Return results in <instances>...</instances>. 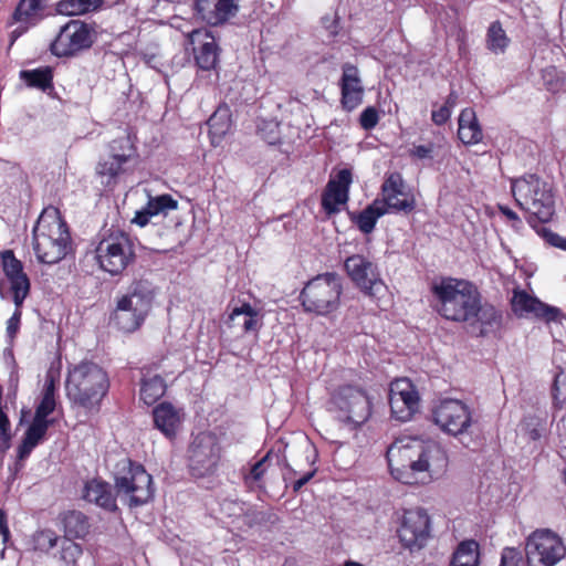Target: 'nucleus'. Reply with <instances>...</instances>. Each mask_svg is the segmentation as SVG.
Returning <instances> with one entry per match:
<instances>
[{
	"instance_id": "1",
	"label": "nucleus",
	"mask_w": 566,
	"mask_h": 566,
	"mask_svg": "<svg viewBox=\"0 0 566 566\" xmlns=\"http://www.w3.org/2000/svg\"><path fill=\"white\" fill-rule=\"evenodd\" d=\"M386 458L392 478L407 485L438 479L449 465V457L440 443L419 437L396 439L388 447Z\"/></svg>"
},
{
	"instance_id": "2",
	"label": "nucleus",
	"mask_w": 566,
	"mask_h": 566,
	"mask_svg": "<svg viewBox=\"0 0 566 566\" xmlns=\"http://www.w3.org/2000/svg\"><path fill=\"white\" fill-rule=\"evenodd\" d=\"M109 387L107 371L93 360L83 359L69 368L65 381L66 395L77 407L85 410L98 409Z\"/></svg>"
},
{
	"instance_id": "3",
	"label": "nucleus",
	"mask_w": 566,
	"mask_h": 566,
	"mask_svg": "<svg viewBox=\"0 0 566 566\" xmlns=\"http://www.w3.org/2000/svg\"><path fill=\"white\" fill-rule=\"evenodd\" d=\"M71 245L67 223L55 207L44 208L33 228V251L40 263L55 264Z\"/></svg>"
},
{
	"instance_id": "4",
	"label": "nucleus",
	"mask_w": 566,
	"mask_h": 566,
	"mask_svg": "<svg viewBox=\"0 0 566 566\" xmlns=\"http://www.w3.org/2000/svg\"><path fill=\"white\" fill-rule=\"evenodd\" d=\"M462 328L472 336L495 335L503 325V313L492 303L483 300L478 287L462 281Z\"/></svg>"
},
{
	"instance_id": "5",
	"label": "nucleus",
	"mask_w": 566,
	"mask_h": 566,
	"mask_svg": "<svg viewBox=\"0 0 566 566\" xmlns=\"http://www.w3.org/2000/svg\"><path fill=\"white\" fill-rule=\"evenodd\" d=\"M512 193L517 205L528 214L530 223H546L555 213L553 187L541 177L530 174L514 179Z\"/></svg>"
},
{
	"instance_id": "6",
	"label": "nucleus",
	"mask_w": 566,
	"mask_h": 566,
	"mask_svg": "<svg viewBox=\"0 0 566 566\" xmlns=\"http://www.w3.org/2000/svg\"><path fill=\"white\" fill-rule=\"evenodd\" d=\"M327 403V409L335 419L350 430L359 429L373 415L371 398L366 389L358 385L337 386L331 392Z\"/></svg>"
},
{
	"instance_id": "7",
	"label": "nucleus",
	"mask_w": 566,
	"mask_h": 566,
	"mask_svg": "<svg viewBox=\"0 0 566 566\" xmlns=\"http://www.w3.org/2000/svg\"><path fill=\"white\" fill-rule=\"evenodd\" d=\"M94 254L98 268L112 276L122 275L136 260L133 239L114 227L98 234Z\"/></svg>"
},
{
	"instance_id": "8",
	"label": "nucleus",
	"mask_w": 566,
	"mask_h": 566,
	"mask_svg": "<svg viewBox=\"0 0 566 566\" xmlns=\"http://www.w3.org/2000/svg\"><path fill=\"white\" fill-rule=\"evenodd\" d=\"M343 292L342 277L335 272H325L305 283L298 300L304 312L327 316L339 308Z\"/></svg>"
},
{
	"instance_id": "9",
	"label": "nucleus",
	"mask_w": 566,
	"mask_h": 566,
	"mask_svg": "<svg viewBox=\"0 0 566 566\" xmlns=\"http://www.w3.org/2000/svg\"><path fill=\"white\" fill-rule=\"evenodd\" d=\"M344 271L365 296L385 310L384 305L389 302V291L377 263L364 254H352L344 261Z\"/></svg>"
},
{
	"instance_id": "10",
	"label": "nucleus",
	"mask_w": 566,
	"mask_h": 566,
	"mask_svg": "<svg viewBox=\"0 0 566 566\" xmlns=\"http://www.w3.org/2000/svg\"><path fill=\"white\" fill-rule=\"evenodd\" d=\"M222 453V444L214 432H199L187 450L189 474L196 479L216 475L221 465Z\"/></svg>"
},
{
	"instance_id": "11",
	"label": "nucleus",
	"mask_w": 566,
	"mask_h": 566,
	"mask_svg": "<svg viewBox=\"0 0 566 566\" xmlns=\"http://www.w3.org/2000/svg\"><path fill=\"white\" fill-rule=\"evenodd\" d=\"M117 469L115 486L119 494L128 496L130 507L140 506L153 497V479L144 465L130 459H124L118 462Z\"/></svg>"
},
{
	"instance_id": "12",
	"label": "nucleus",
	"mask_w": 566,
	"mask_h": 566,
	"mask_svg": "<svg viewBox=\"0 0 566 566\" xmlns=\"http://www.w3.org/2000/svg\"><path fill=\"white\" fill-rule=\"evenodd\" d=\"M526 559L528 566H554L566 554V548L555 533L535 531L526 541Z\"/></svg>"
},
{
	"instance_id": "13",
	"label": "nucleus",
	"mask_w": 566,
	"mask_h": 566,
	"mask_svg": "<svg viewBox=\"0 0 566 566\" xmlns=\"http://www.w3.org/2000/svg\"><path fill=\"white\" fill-rule=\"evenodd\" d=\"M388 401L391 417L400 422L410 421L420 409V395L407 377L396 378L389 385Z\"/></svg>"
},
{
	"instance_id": "14",
	"label": "nucleus",
	"mask_w": 566,
	"mask_h": 566,
	"mask_svg": "<svg viewBox=\"0 0 566 566\" xmlns=\"http://www.w3.org/2000/svg\"><path fill=\"white\" fill-rule=\"evenodd\" d=\"M431 536L430 517L426 510L417 507L406 510L398 528L401 545L410 552L422 549Z\"/></svg>"
},
{
	"instance_id": "15",
	"label": "nucleus",
	"mask_w": 566,
	"mask_h": 566,
	"mask_svg": "<svg viewBox=\"0 0 566 566\" xmlns=\"http://www.w3.org/2000/svg\"><path fill=\"white\" fill-rule=\"evenodd\" d=\"M510 304L512 312L517 317H534L551 323L558 321L562 315L558 307L543 303L520 287L513 290Z\"/></svg>"
},
{
	"instance_id": "16",
	"label": "nucleus",
	"mask_w": 566,
	"mask_h": 566,
	"mask_svg": "<svg viewBox=\"0 0 566 566\" xmlns=\"http://www.w3.org/2000/svg\"><path fill=\"white\" fill-rule=\"evenodd\" d=\"M352 182L353 174L348 168L340 169L328 180L321 197L322 209L328 217L340 212V206L347 203Z\"/></svg>"
},
{
	"instance_id": "17",
	"label": "nucleus",
	"mask_w": 566,
	"mask_h": 566,
	"mask_svg": "<svg viewBox=\"0 0 566 566\" xmlns=\"http://www.w3.org/2000/svg\"><path fill=\"white\" fill-rule=\"evenodd\" d=\"M149 313L150 311L144 308L142 305H137V303L130 301L128 296L122 295L117 298L116 306L109 319L118 331L132 334L143 326Z\"/></svg>"
},
{
	"instance_id": "18",
	"label": "nucleus",
	"mask_w": 566,
	"mask_h": 566,
	"mask_svg": "<svg viewBox=\"0 0 566 566\" xmlns=\"http://www.w3.org/2000/svg\"><path fill=\"white\" fill-rule=\"evenodd\" d=\"M342 71L339 102L343 111L352 113L363 103L365 88L356 65L345 63L342 66Z\"/></svg>"
},
{
	"instance_id": "19",
	"label": "nucleus",
	"mask_w": 566,
	"mask_h": 566,
	"mask_svg": "<svg viewBox=\"0 0 566 566\" xmlns=\"http://www.w3.org/2000/svg\"><path fill=\"white\" fill-rule=\"evenodd\" d=\"M459 285L458 279L442 277L440 282H434L431 286V291L438 300L437 311L447 319H460V308L457 303V295L460 293Z\"/></svg>"
},
{
	"instance_id": "20",
	"label": "nucleus",
	"mask_w": 566,
	"mask_h": 566,
	"mask_svg": "<svg viewBox=\"0 0 566 566\" xmlns=\"http://www.w3.org/2000/svg\"><path fill=\"white\" fill-rule=\"evenodd\" d=\"M45 0H20L8 22L9 25L19 24L11 35H22L30 27L35 25L45 8Z\"/></svg>"
},
{
	"instance_id": "21",
	"label": "nucleus",
	"mask_w": 566,
	"mask_h": 566,
	"mask_svg": "<svg viewBox=\"0 0 566 566\" xmlns=\"http://www.w3.org/2000/svg\"><path fill=\"white\" fill-rule=\"evenodd\" d=\"M196 9L208 24L220 25L234 17L239 7L234 0H197Z\"/></svg>"
},
{
	"instance_id": "22",
	"label": "nucleus",
	"mask_w": 566,
	"mask_h": 566,
	"mask_svg": "<svg viewBox=\"0 0 566 566\" xmlns=\"http://www.w3.org/2000/svg\"><path fill=\"white\" fill-rule=\"evenodd\" d=\"M434 423L449 436L460 434V400L446 398L432 411Z\"/></svg>"
},
{
	"instance_id": "23",
	"label": "nucleus",
	"mask_w": 566,
	"mask_h": 566,
	"mask_svg": "<svg viewBox=\"0 0 566 566\" xmlns=\"http://www.w3.org/2000/svg\"><path fill=\"white\" fill-rule=\"evenodd\" d=\"M229 327L240 326L244 334H259L263 325V315L260 310L253 307L249 302L234 306L228 317Z\"/></svg>"
},
{
	"instance_id": "24",
	"label": "nucleus",
	"mask_w": 566,
	"mask_h": 566,
	"mask_svg": "<svg viewBox=\"0 0 566 566\" xmlns=\"http://www.w3.org/2000/svg\"><path fill=\"white\" fill-rule=\"evenodd\" d=\"M83 497L106 511L115 512L117 510L112 485L103 480L92 479L87 481L84 486Z\"/></svg>"
},
{
	"instance_id": "25",
	"label": "nucleus",
	"mask_w": 566,
	"mask_h": 566,
	"mask_svg": "<svg viewBox=\"0 0 566 566\" xmlns=\"http://www.w3.org/2000/svg\"><path fill=\"white\" fill-rule=\"evenodd\" d=\"M129 171H133L132 165L112 155L101 157L95 166V174L105 187H115L119 178Z\"/></svg>"
},
{
	"instance_id": "26",
	"label": "nucleus",
	"mask_w": 566,
	"mask_h": 566,
	"mask_svg": "<svg viewBox=\"0 0 566 566\" xmlns=\"http://www.w3.org/2000/svg\"><path fill=\"white\" fill-rule=\"evenodd\" d=\"M153 419L155 428L158 429L166 438L175 439L181 422L179 411L172 403L164 401L153 409Z\"/></svg>"
},
{
	"instance_id": "27",
	"label": "nucleus",
	"mask_w": 566,
	"mask_h": 566,
	"mask_svg": "<svg viewBox=\"0 0 566 566\" xmlns=\"http://www.w3.org/2000/svg\"><path fill=\"white\" fill-rule=\"evenodd\" d=\"M388 213V208L376 199L360 212H349L350 221L356 224L360 232L369 234L374 231L379 218Z\"/></svg>"
},
{
	"instance_id": "28",
	"label": "nucleus",
	"mask_w": 566,
	"mask_h": 566,
	"mask_svg": "<svg viewBox=\"0 0 566 566\" xmlns=\"http://www.w3.org/2000/svg\"><path fill=\"white\" fill-rule=\"evenodd\" d=\"M53 424V420H42L33 417L32 422L28 427L21 444L18 448V458L25 459L32 450L45 438L49 427Z\"/></svg>"
},
{
	"instance_id": "29",
	"label": "nucleus",
	"mask_w": 566,
	"mask_h": 566,
	"mask_svg": "<svg viewBox=\"0 0 566 566\" xmlns=\"http://www.w3.org/2000/svg\"><path fill=\"white\" fill-rule=\"evenodd\" d=\"M123 296H128V298L136 302L137 305H142L144 308L151 311L156 296V286L148 277L140 275L133 279L127 293Z\"/></svg>"
},
{
	"instance_id": "30",
	"label": "nucleus",
	"mask_w": 566,
	"mask_h": 566,
	"mask_svg": "<svg viewBox=\"0 0 566 566\" xmlns=\"http://www.w3.org/2000/svg\"><path fill=\"white\" fill-rule=\"evenodd\" d=\"M93 38H54L50 51L57 57H71L92 48Z\"/></svg>"
},
{
	"instance_id": "31",
	"label": "nucleus",
	"mask_w": 566,
	"mask_h": 566,
	"mask_svg": "<svg viewBox=\"0 0 566 566\" xmlns=\"http://www.w3.org/2000/svg\"><path fill=\"white\" fill-rule=\"evenodd\" d=\"M207 125L209 127V137L213 146L220 144L231 127V113L227 104L219 105L209 117Z\"/></svg>"
},
{
	"instance_id": "32",
	"label": "nucleus",
	"mask_w": 566,
	"mask_h": 566,
	"mask_svg": "<svg viewBox=\"0 0 566 566\" xmlns=\"http://www.w3.org/2000/svg\"><path fill=\"white\" fill-rule=\"evenodd\" d=\"M272 451H268L260 460L251 465L248 472L242 471V480L249 491H263L265 489L264 476L271 467Z\"/></svg>"
},
{
	"instance_id": "33",
	"label": "nucleus",
	"mask_w": 566,
	"mask_h": 566,
	"mask_svg": "<svg viewBox=\"0 0 566 566\" xmlns=\"http://www.w3.org/2000/svg\"><path fill=\"white\" fill-rule=\"evenodd\" d=\"M19 76L30 88H36L42 92L52 91L54 88V70L52 66L46 65L32 70H22Z\"/></svg>"
},
{
	"instance_id": "34",
	"label": "nucleus",
	"mask_w": 566,
	"mask_h": 566,
	"mask_svg": "<svg viewBox=\"0 0 566 566\" xmlns=\"http://www.w3.org/2000/svg\"><path fill=\"white\" fill-rule=\"evenodd\" d=\"M61 521L66 538H84L90 533L88 517L81 511H67L62 514Z\"/></svg>"
},
{
	"instance_id": "35",
	"label": "nucleus",
	"mask_w": 566,
	"mask_h": 566,
	"mask_svg": "<svg viewBox=\"0 0 566 566\" xmlns=\"http://www.w3.org/2000/svg\"><path fill=\"white\" fill-rule=\"evenodd\" d=\"M167 390L165 379L160 375L145 374L140 381L139 398L147 406L156 403Z\"/></svg>"
},
{
	"instance_id": "36",
	"label": "nucleus",
	"mask_w": 566,
	"mask_h": 566,
	"mask_svg": "<svg viewBox=\"0 0 566 566\" xmlns=\"http://www.w3.org/2000/svg\"><path fill=\"white\" fill-rule=\"evenodd\" d=\"M105 0H60L56 11L63 15H82L103 8Z\"/></svg>"
},
{
	"instance_id": "37",
	"label": "nucleus",
	"mask_w": 566,
	"mask_h": 566,
	"mask_svg": "<svg viewBox=\"0 0 566 566\" xmlns=\"http://www.w3.org/2000/svg\"><path fill=\"white\" fill-rule=\"evenodd\" d=\"M119 160L132 165L133 167L138 161L139 155L137 147L132 142L129 136H122L113 139L108 144V154Z\"/></svg>"
},
{
	"instance_id": "38",
	"label": "nucleus",
	"mask_w": 566,
	"mask_h": 566,
	"mask_svg": "<svg viewBox=\"0 0 566 566\" xmlns=\"http://www.w3.org/2000/svg\"><path fill=\"white\" fill-rule=\"evenodd\" d=\"M462 144H480L483 138L481 126L476 119L475 112L472 108L462 109Z\"/></svg>"
},
{
	"instance_id": "39",
	"label": "nucleus",
	"mask_w": 566,
	"mask_h": 566,
	"mask_svg": "<svg viewBox=\"0 0 566 566\" xmlns=\"http://www.w3.org/2000/svg\"><path fill=\"white\" fill-rule=\"evenodd\" d=\"M103 28L93 20L72 19L60 28L57 35H102Z\"/></svg>"
},
{
	"instance_id": "40",
	"label": "nucleus",
	"mask_w": 566,
	"mask_h": 566,
	"mask_svg": "<svg viewBox=\"0 0 566 566\" xmlns=\"http://www.w3.org/2000/svg\"><path fill=\"white\" fill-rule=\"evenodd\" d=\"M220 48L214 42H206L198 49L193 48L196 65L202 71L216 69L219 61Z\"/></svg>"
},
{
	"instance_id": "41",
	"label": "nucleus",
	"mask_w": 566,
	"mask_h": 566,
	"mask_svg": "<svg viewBox=\"0 0 566 566\" xmlns=\"http://www.w3.org/2000/svg\"><path fill=\"white\" fill-rule=\"evenodd\" d=\"M55 385L53 379L46 380L44 384L42 398L35 408L34 417L49 420L48 417L55 410Z\"/></svg>"
},
{
	"instance_id": "42",
	"label": "nucleus",
	"mask_w": 566,
	"mask_h": 566,
	"mask_svg": "<svg viewBox=\"0 0 566 566\" xmlns=\"http://www.w3.org/2000/svg\"><path fill=\"white\" fill-rule=\"evenodd\" d=\"M10 292L15 307H22L25 298L30 294L31 282L27 274L8 279Z\"/></svg>"
},
{
	"instance_id": "43",
	"label": "nucleus",
	"mask_w": 566,
	"mask_h": 566,
	"mask_svg": "<svg viewBox=\"0 0 566 566\" xmlns=\"http://www.w3.org/2000/svg\"><path fill=\"white\" fill-rule=\"evenodd\" d=\"M145 208L148 210L147 213L155 217L160 213L166 214L168 211L177 209L178 201L174 199L170 195L164 193L156 197H149Z\"/></svg>"
},
{
	"instance_id": "44",
	"label": "nucleus",
	"mask_w": 566,
	"mask_h": 566,
	"mask_svg": "<svg viewBox=\"0 0 566 566\" xmlns=\"http://www.w3.org/2000/svg\"><path fill=\"white\" fill-rule=\"evenodd\" d=\"M60 537L52 530H40L33 534L32 542L35 551L48 553L57 545Z\"/></svg>"
},
{
	"instance_id": "45",
	"label": "nucleus",
	"mask_w": 566,
	"mask_h": 566,
	"mask_svg": "<svg viewBox=\"0 0 566 566\" xmlns=\"http://www.w3.org/2000/svg\"><path fill=\"white\" fill-rule=\"evenodd\" d=\"M400 195H388L386 197H382V200L380 201L381 205H385L386 208H388V212H405L409 213L415 209V199L413 198H402L399 199Z\"/></svg>"
},
{
	"instance_id": "46",
	"label": "nucleus",
	"mask_w": 566,
	"mask_h": 566,
	"mask_svg": "<svg viewBox=\"0 0 566 566\" xmlns=\"http://www.w3.org/2000/svg\"><path fill=\"white\" fill-rule=\"evenodd\" d=\"M2 270L7 279L27 274L23 270L22 262L15 258L11 250H7L2 253Z\"/></svg>"
},
{
	"instance_id": "47",
	"label": "nucleus",
	"mask_w": 566,
	"mask_h": 566,
	"mask_svg": "<svg viewBox=\"0 0 566 566\" xmlns=\"http://www.w3.org/2000/svg\"><path fill=\"white\" fill-rule=\"evenodd\" d=\"M82 546L71 538H64L61 543V559L69 565L75 566L82 556Z\"/></svg>"
},
{
	"instance_id": "48",
	"label": "nucleus",
	"mask_w": 566,
	"mask_h": 566,
	"mask_svg": "<svg viewBox=\"0 0 566 566\" xmlns=\"http://www.w3.org/2000/svg\"><path fill=\"white\" fill-rule=\"evenodd\" d=\"M480 565V545L474 539L462 541V566Z\"/></svg>"
},
{
	"instance_id": "49",
	"label": "nucleus",
	"mask_w": 566,
	"mask_h": 566,
	"mask_svg": "<svg viewBox=\"0 0 566 566\" xmlns=\"http://www.w3.org/2000/svg\"><path fill=\"white\" fill-rule=\"evenodd\" d=\"M554 403L559 409H566V371L560 370L556 374L553 386Z\"/></svg>"
},
{
	"instance_id": "50",
	"label": "nucleus",
	"mask_w": 566,
	"mask_h": 566,
	"mask_svg": "<svg viewBox=\"0 0 566 566\" xmlns=\"http://www.w3.org/2000/svg\"><path fill=\"white\" fill-rule=\"evenodd\" d=\"M402 178L400 174L395 172L390 174L384 181L381 186V196L386 197L388 195H402Z\"/></svg>"
},
{
	"instance_id": "51",
	"label": "nucleus",
	"mask_w": 566,
	"mask_h": 566,
	"mask_svg": "<svg viewBox=\"0 0 566 566\" xmlns=\"http://www.w3.org/2000/svg\"><path fill=\"white\" fill-rule=\"evenodd\" d=\"M379 112L375 106L366 107L359 115L358 122L363 129L371 130L379 123Z\"/></svg>"
},
{
	"instance_id": "52",
	"label": "nucleus",
	"mask_w": 566,
	"mask_h": 566,
	"mask_svg": "<svg viewBox=\"0 0 566 566\" xmlns=\"http://www.w3.org/2000/svg\"><path fill=\"white\" fill-rule=\"evenodd\" d=\"M501 566H524L521 552L513 547L504 548L501 557Z\"/></svg>"
},
{
	"instance_id": "53",
	"label": "nucleus",
	"mask_w": 566,
	"mask_h": 566,
	"mask_svg": "<svg viewBox=\"0 0 566 566\" xmlns=\"http://www.w3.org/2000/svg\"><path fill=\"white\" fill-rule=\"evenodd\" d=\"M537 232L553 247L566 250V238L558 235L557 233L542 227Z\"/></svg>"
},
{
	"instance_id": "54",
	"label": "nucleus",
	"mask_w": 566,
	"mask_h": 566,
	"mask_svg": "<svg viewBox=\"0 0 566 566\" xmlns=\"http://www.w3.org/2000/svg\"><path fill=\"white\" fill-rule=\"evenodd\" d=\"M543 80L545 82L547 90L552 92L558 91L562 86V82L557 77V71L555 67L546 69L543 73Z\"/></svg>"
},
{
	"instance_id": "55",
	"label": "nucleus",
	"mask_w": 566,
	"mask_h": 566,
	"mask_svg": "<svg viewBox=\"0 0 566 566\" xmlns=\"http://www.w3.org/2000/svg\"><path fill=\"white\" fill-rule=\"evenodd\" d=\"M22 317V307H15L12 316L7 322V333L10 337H14L19 331Z\"/></svg>"
},
{
	"instance_id": "56",
	"label": "nucleus",
	"mask_w": 566,
	"mask_h": 566,
	"mask_svg": "<svg viewBox=\"0 0 566 566\" xmlns=\"http://www.w3.org/2000/svg\"><path fill=\"white\" fill-rule=\"evenodd\" d=\"M451 116V111L449 106V101L444 105H442L439 109L432 111L431 118L432 122L437 125H443Z\"/></svg>"
},
{
	"instance_id": "57",
	"label": "nucleus",
	"mask_w": 566,
	"mask_h": 566,
	"mask_svg": "<svg viewBox=\"0 0 566 566\" xmlns=\"http://www.w3.org/2000/svg\"><path fill=\"white\" fill-rule=\"evenodd\" d=\"M507 45L509 38H489L486 42L488 49L495 54L504 52Z\"/></svg>"
},
{
	"instance_id": "58",
	"label": "nucleus",
	"mask_w": 566,
	"mask_h": 566,
	"mask_svg": "<svg viewBox=\"0 0 566 566\" xmlns=\"http://www.w3.org/2000/svg\"><path fill=\"white\" fill-rule=\"evenodd\" d=\"M148 210L144 207L142 210L137 211L135 217L133 218V223L139 226L140 228L146 227L149 223L151 214L147 213Z\"/></svg>"
},
{
	"instance_id": "59",
	"label": "nucleus",
	"mask_w": 566,
	"mask_h": 566,
	"mask_svg": "<svg viewBox=\"0 0 566 566\" xmlns=\"http://www.w3.org/2000/svg\"><path fill=\"white\" fill-rule=\"evenodd\" d=\"M432 151H433V145L432 144L418 145V146L413 147L412 155L418 157V158H420V159H423V158L430 157Z\"/></svg>"
},
{
	"instance_id": "60",
	"label": "nucleus",
	"mask_w": 566,
	"mask_h": 566,
	"mask_svg": "<svg viewBox=\"0 0 566 566\" xmlns=\"http://www.w3.org/2000/svg\"><path fill=\"white\" fill-rule=\"evenodd\" d=\"M500 212L506 217L507 220L513 222V227H520L522 224L521 219L512 209L505 206H499Z\"/></svg>"
},
{
	"instance_id": "61",
	"label": "nucleus",
	"mask_w": 566,
	"mask_h": 566,
	"mask_svg": "<svg viewBox=\"0 0 566 566\" xmlns=\"http://www.w3.org/2000/svg\"><path fill=\"white\" fill-rule=\"evenodd\" d=\"M0 534L2 535L3 543H7L10 537V531L7 522V515L3 510L0 509Z\"/></svg>"
},
{
	"instance_id": "62",
	"label": "nucleus",
	"mask_w": 566,
	"mask_h": 566,
	"mask_svg": "<svg viewBox=\"0 0 566 566\" xmlns=\"http://www.w3.org/2000/svg\"><path fill=\"white\" fill-rule=\"evenodd\" d=\"M322 22L326 27V29L329 30L331 34H334V35L337 34V30H336L337 20L336 19H332L329 17H323Z\"/></svg>"
},
{
	"instance_id": "63",
	"label": "nucleus",
	"mask_w": 566,
	"mask_h": 566,
	"mask_svg": "<svg viewBox=\"0 0 566 566\" xmlns=\"http://www.w3.org/2000/svg\"><path fill=\"white\" fill-rule=\"evenodd\" d=\"M504 30L499 21L491 23L488 30V35H503Z\"/></svg>"
},
{
	"instance_id": "64",
	"label": "nucleus",
	"mask_w": 566,
	"mask_h": 566,
	"mask_svg": "<svg viewBox=\"0 0 566 566\" xmlns=\"http://www.w3.org/2000/svg\"><path fill=\"white\" fill-rule=\"evenodd\" d=\"M459 556H460V543L457 544V546L453 548L450 566H460Z\"/></svg>"
}]
</instances>
